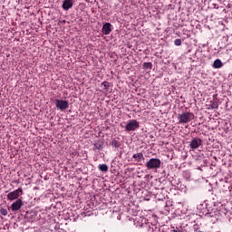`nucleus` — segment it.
Wrapping results in <instances>:
<instances>
[{"instance_id":"nucleus-1","label":"nucleus","mask_w":232,"mask_h":232,"mask_svg":"<svg viewBox=\"0 0 232 232\" xmlns=\"http://www.w3.org/2000/svg\"><path fill=\"white\" fill-rule=\"evenodd\" d=\"M195 119V114L193 112L184 111L178 114L179 124H188Z\"/></svg>"},{"instance_id":"nucleus-2","label":"nucleus","mask_w":232,"mask_h":232,"mask_svg":"<svg viewBox=\"0 0 232 232\" xmlns=\"http://www.w3.org/2000/svg\"><path fill=\"white\" fill-rule=\"evenodd\" d=\"M161 164L160 159L151 158L145 163V166L147 169H160Z\"/></svg>"},{"instance_id":"nucleus-3","label":"nucleus","mask_w":232,"mask_h":232,"mask_svg":"<svg viewBox=\"0 0 232 232\" xmlns=\"http://www.w3.org/2000/svg\"><path fill=\"white\" fill-rule=\"evenodd\" d=\"M55 107L57 108V110L64 111V110H68L70 108V103L66 100H56Z\"/></svg>"},{"instance_id":"nucleus-4","label":"nucleus","mask_w":232,"mask_h":232,"mask_svg":"<svg viewBox=\"0 0 232 232\" xmlns=\"http://www.w3.org/2000/svg\"><path fill=\"white\" fill-rule=\"evenodd\" d=\"M140 123L137 120H130L127 122L125 126L126 131H135V130L140 128Z\"/></svg>"},{"instance_id":"nucleus-5","label":"nucleus","mask_w":232,"mask_h":232,"mask_svg":"<svg viewBox=\"0 0 232 232\" xmlns=\"http://www.w3.org/2000/svg\"><path fill=\"white\" fill-rule=\"evenodd\" d=\"M21 195H23V188H18L17 189L7 194V199L8 200H17V198H19V197H21Z\"/></svg>"},{"instance_id":"nucleus-6","label":"nucleus","mask_w":232,"mask_h":232,"mask_svg":"<svg viewBox=\"0 0 232 232\" xmlns=\"http://www.w3.org/2000/svg\"><path fill=\"white\" fill-rule=\"evenodd\" d=\"M200 146H202V139L200 138H194L191 141H189V148L192 150V151L198 150Z\"/></svg>"},{"instance_id":"nucleus-7","label":"nucleus","mask_w":232,"mask_h":232,"mask_svg":"<svg viewBox=\"0 0 232 232\" xmlns=\"http://www.w3.org/2000/svg\"><path fill=\"white\" fill-rule=\"evenodd\" d=\"M23 208V199L19 198L16 201L13 202L11 205L12 211H19Z\"/></svg>"},{"instance_id":"nucleus-8","label":"nucleus","mask_w":232,"mask_h":232,"mask_svg":"<svg viewBox=\"0 0 232 232\" xmlns=\"http://www.w3.org/2000/svg\"><path fill=\"white\" fill-rule=\"evenodd\" d=\"M102 32L103 35H110V34H111V24L105 23L102 25Z\"/></svg>"},{"instance_id":"nucleus-9","label":"nucleus","mask_w":232,"mask_h":232,"mask_svg":"<svg viewBox=\"0 0 232 232\" xmlns=\"http://www.w3.org/2000/svg\"><path fill=\"white\" fill-rule=\"evenodd\" d=\"M73 6V0H63L62 7L63 10L68 11Z\"/></svg>"},{"instance_id":"nucleus-10","label":"nucleus","mask_w":232,"mask_h":232,"mask_svg":"<svg viewBox=\"0 0 232 232\" xmlns=\"http://www.w3.org/2000/svg\"><path fill=\"white\" fill-rule=\"evenodd\" d=\"M132 159H135L136 162H140V160H144V154L142 152L133 154Z\"/></svg>"},{"instance_id":"nucleus-11","label":"nucleus","mask_w":232,"mask_h":232,"mask_svg":"<svg viewBox=\"0 0 232 232\" xmlns=\"http://www.w3.org/2000/svg\"><path fill=\"white\" fill-rule=\"evenodd\" d=\"M222 66H224V64L222 63V61H220V59H217L213 63V68L216 69L222 68Z\"/></svg>"},{"instance_id":"nucleus-12","label":"nucleus","mask_w":232,"mask_h":232,"mask_svg":"<svg viewBox=\"0 0 232 232\" xmlns=\"http://www.w3.org/2000/svg\"><path fill=\"white\" fill-rule=\"evenodd\" d=\"M98 169H100V171L106 172V171H108V165H106V164H100L98 166Z\"/></svg>"},{"instance_id":"nucleus-13","label":"nucleus","mask_w":232,"mask_h":232,"mask_svg":"<svg viewBox=\"0 0 232 232\" xmlns=\"http://www.w3.org/2000/svg\"><path fill=\"white\" fill-rule=\"evenodd\" d=\"M210 107H211L212 110H218V102H210Z\"/></svg>"},{"instance_id":"nucleus-14","label":"nucleus","mask_w":232,"mask_h":232,"mask_svg":"<svg viewBox=\"0 0 232 232\" xmlns=\"http://www.w3.org/2000/svg\"><path fill=\"white\" fill-rule=\"evenodd\" d=\"M143 68H146L147 70H151V68H153V63H143Z\"/></svg>"},{"instance_id":"nucleus-15","label":"nucleus","mask_w":232,"mask_h":232,"mask_svg":"<svg viewBox=\"0 0 232 232\" xmlns=\"http://www.w3.org/2000/svg\"><path fill=\"white\" fill-rule=\"evenodd\" d=\"M111 146H113V148H119L121 146V141H119L117 140H113L111 141Z\"/></svg>"},{"instance_id":"nucleus-16","label":"nucleus","mask_w":232,"mask_h":232,"mask_svg":"<svg viewBox=\"0 0 232 232\" xmlns=\"http://www.w3.org/2000/svg\"><path fill=\"white\" fill-rule=\"evenodd\" d=\"M102 86H103L104 90H108L110 88V82L105 81L102 83Z\"/></svg>"},{"instance_id":"nucleus-17","label":"nucleus","mask_w":232,"mask_h":232,"mask_svg":"<svg viewBox=\"0 0 232 232\" xmlns=\"http://www.w3.org/2000/svg\"><path fill=\"white\" fill-rule=\"evenodd\" d=\"M0 213L1 215H3L4 217H6V215H8V210L6 208H1L0 209Z\"/></svg>"},{"instance_id":"nucleus-18","label":"nucleus","mask_w":232,"mask_h":232,"mask_svg":"<svg viewBox=\"0 0 232 232\" xmlns=\"http://www.w3.org/2000/svg\"><path fill=\"white\" fill-rule=\"evenodd\" d=\"M174 44H175L176 46H180V45L182 44V40H180V39H176V40L174 41Z\"/></svg>"},{"instance_id":"nucleus-19","label":"nucleus","mask_w":232,"mask_h":232,"mask_svg":"<svg viewBox=\"0 0 232 232\" xmlns=\"http://www.w3.org/2000/svg\"><path fill=\"white\" fill-rule=\"evenodd\" d=\"M102 146L99 144H94V150H101Z\"/></svg>"},{"instance_id":"nucleus-20","label":"nucleus","mask_w":232,"mask_h":232,"mask_svg":"<svg viewBox=\"0 0 232 232\" xmlns=\"http://www.w3.org/2000/svg\"><path fill=\"white\" fill-rule=\"evenodd\" d=\"M172 232H180V230H175V229H174V230H172Z\"/></svg>"}]
</instances>
